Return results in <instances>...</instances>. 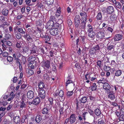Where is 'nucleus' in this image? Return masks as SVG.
Here are the masks:
<instances>
[{"mask_svg":"<svg viewBox=\"0 0 124 124\" xmlns=\"http://www.w3.org/2000/svg\"><path fill=\"white\" fill-rule=\"evenodd\" d=\"M94 113L95 115L97 116L98 118H101V115H103L101 112L100 108H97L95 109L94 110Z\"/></svg>","mask_w":124,"mask_h":124,"instance_id":"7","label":"nucleus"},{"mask_svg":"<svg viewBox=\"0 0 124 124\" xmlns=\"http://www.w3.org/2000/svg\"><path fill=\"white\" fill-rule=\"evenodd\" d=\"M59 48L58 44L57 43H55V50H58Z\"/></svg>","mask_w":124,"mask_h":124,"instance_id":"64","label":"nucleus"},{"mask_svg":"<svg viewBox=\"0 0 124 124\" xmlns=\"http://www.w3.org/2000/svg\"><path fill=\"white\" fill-rule=\"evenodd\" d=\"M79 100L84 104L86 102L87 100V97L86 96L83 97Z\"/></svg>","mask_w":124,"mask_h":124,"instance_id":"34","label":"nucleus"},{"mask_svg":"<svg viewBox=\"0 0 124 124\" xmlns=\"http://www.w3.org/2000/svg\"><path fill=\"white\" fill-rule=\"evenodd\" d=\"M13 119L15 122L19 123L20 122V118L19 116H16L14 117Z\"/></svg>","mask_w":124,"mask_h":124,"instance_id":"36","label":"nucleus"},{"mask_svg":"<svg viewBox=\"0 0 124 124\" xmlns=\"http://www.w3.org/2000/svg\"><path fill=\"white\" fill-rule=\"evenodd\" d=\"M120 121H124V115L122 114L120 115L119 117Z\"/></svg>","mask_w":124,"mask_h":124,"instance_id":"55","label":"nucleus"},{"mask_svg":"<svg viewBox=\"0 0 124 124\" xmlns=\"http://www.w3.org/2000/svg\"><path fill=\"white\" fill-rule=\"evenodd\" d=\"M103 88L105 90H109L110 89V86L108 83H105L103 85Z\"/></svg>","mask_w":124,"mask_h":124,"instance_id":"24","label":"nucleus"},{"mask_svg":"<svg viewBox=\"0 0 124 124\" xmlns=\"http://www.w3.org/2000/svg\"><path fill=\"white\" fill-rule=\"evenodd\" d=\"M96 51L93 48H92L89 51V54L91 55H93L95 54Z\"/></svg>","mask_w":124,"mask_h":124,"instance_id":"37","label":"nucleus"},{"mask_svg":"<svg viewBox=\"0 0 124 124\" xmlns=\"http://www.w3.org/2000/svg\"><path fill=\"white\" fill-rule=\"evenodd\" d=\"M36 90L38 92L39 97L42 99L44 98L45 96V91L43 89H39L38 87H36Z\"/></svg>","mask_w":124,"mask_h":124,"instance_id":"1","label":"nucleus"},{"mask_svg":"<svg viewBox=\"0 0 124 124\" xmlns=\"http://www.w3.org/2000/svg\"><path fill=\"white\" fill-rule=\"evenodd\" d=\"M8 53L6 51L3 52L2 54V55L3 57H7L8 56Z\"/></svg>","mask_w":124,"mask_h":124,"instance_id":"63","label":"nucleus"},{"mask_svg":"<svg viewBox=\"0 0 124 124\" xmlns=\"http://www.w3.org/2000/svg\"><path fill=\"white\" fill-rule=\"evenodd\" d=\"M42 120L41 116L39 115H38L36 117L35 120L38 123H39Z\"/></svg>","mask_w":124,"mask_h":124,"instance_id":"31","label":"nucleus"},{"mask_svg":"<svg viewBox=\"0 0 124 124\" xmlns=\"http://www.w3.org/2000/svg\"><path fill=\"white\" fill-rule=\"evenodd\" d=\"M111 66L113 67L115 66L116 64V63L114 60H112L111 61Z\"/></svg>","mask_w":124,"mask_h":124,"instance_id":"62","label":"nucleus"},{"mask_svg":"<svg viewBox=\"0 0 124 124\" xmlns=\"http://www.w3.org/2000/svg\"><path fill=\"white\" fill-rule=\"evenodd\" d=\"M34 96L33 92L31 90L29 91L27 93V98L30 99H32Z\"/></svg>","mask_w":124,"mask_h":124,"instance_id":"17","label":"nucleus"},{"mask_svg":"<svg viewBox=\"0 0 124 124\" xmlns=\"http://www.w3.org/2000/svg\"><path fill=\"white\" fill-rule=\"evenodd\" d=\"M115 5L116 7L119 9H121L122 7V5L119 2H117Z\"/></svg>","mask_w":124,"mask_h":124,"instance_id":"43","label":"nucleus"},{"mask_svg":"<svg viewBox=\"0 0 124 124\" xmlns=\"http://www.w3.org/2000/svg\"><path fill=\"white\" fill-rule=\"evenodd\" d=\"M108 98L109 99L111 100H114L115 99V97L114 94V92L113 93H111L108 94Z\"/></svg>","mask_w":124,"mask_h":124,"instance_id":"28","label":"nucleus"},{"mask_svg":"<svg viewBox=\"0 0 124 124\" xmlns=\"http://www.w3.org/2000/svg\"><path fill=\"white\" fill-rule=\"evenodd\" d=\"M86 23V21H81V22L80 23L79 26V28L82 30L85 29Z\"/></svg>","mask_w":124,"mask_h":124,"instance_id":"12","label":"nucleus"},{"mask_svg":"<svg viewBox=\"0 0 124 124\" xmlns=\"http://www.w3.org/2000/svg\"><path fill=\"white\" fill-rule=\"evenodd\" d=\"M23 37L25 38L28 41H29L30 40H32V37L31 36V34L29 35L26 34V35H24Z\"/></svg>","mask_w":124,"mask_h":124,"instance_id":"26","label":"nucleus"},{"mask_svg":"<svg viewBox=\"0 0 124 124\" xmlns=\"http://www.w3.org/2000/svg\"><path fill=\"white\" fill-rule=\"evenodd\" d=\"M91 78V81H93L96 79L97 75L96 74L94 73H91L90 72Z\"/></svg>","mask_w":124,"mask_h":124,"instance_id":"23","label":"nucleus"},{"mask_svg":"<svg viewBox=\"0 0 124 124\" xmlns=\"http://www.w3.org/2000/svg\"><path fill=\"white\" fill-rule=\"evenodd\" d=\"M41 66L44 68H49L50 67L49 61L47 60L41 63Z\"/></svg>","mask_w":124,"mask_h":124,"instance_id":"6","label":"nucleus"},{"mask_svg":"<svg viewBox=\"0 0 124 124\" xmlns=\"http://www.w3.org/2000/svg\"><path fill=\"white\" fill-rule=\"evenodd\" d=\"M101 61L100 60H98L97 62V65L100 68L101 67Z\"/></svg>","mask_w":124,"mask_h":124,"instance_id":"61","label":"nucleus"},{"mask_svg":"<svg viewBox=\"0 0 124 124\" xmlns=\"http://www.w3.org/2000/svg\"><path fill=\"white\" fill-rule=\"evenodd\" d=\"M15 94H14L13 92V91L11 92L9 95L8 96V101H12L15 96Z\"/></svg>","mask_w":124,"mask_h":124,"instance_id":"13","label":"nucleus"},{"mask_svg":"<svg viewBox=\"0 0 124 124\" xmlns=\"http://www.w3.org/2000/svg\"><path fill=\"white\" fill-rule=\"evenodd\" d=\"M48 111L47 108L46 107L44 108L42 111V113L43 114H47L48 113Z\"/></svg>","mask_w":124,"mask_h":124,"instance_id":"46","label":"nucleus"},{"mask_svg":"<svg viewBox=\"0 0 124 124\" xmlns=\"http://www.w3.org/2000/svg\"><path fill=\"white\" fill-rule=\"evenodd\" d=\"M88 111L91 116H93L94 112L91 108H88Z\"/></svg>","mask_w":124,"mask_h":124,"instance_id":"47","label":"nucleus"},{"mask_svg":"<svg viewBox=\"0 0 124 124\" xmlns=\"http://www.w3.org/2000/svg\"><path fill=\"white\" fill-rule=\"evenodd\" d=\"M20 108H25L27 106V105L23 101L20 102Z\"/></svg>","mask_w":124,"mask_h":124,"instance_id":"27","label":"nucleus"},{"mask_svg":"<svg viewBox=\"0 0 124 124\" xmlns=\"http://www.w3.org/2000/svg\"><path fill=\"white\" fill-rule=\"evenodd\" d=\"M80 19L79 15H77L74 18V23L75 26L76 28L79 27L80 23Z\"/></svg>","mask_w":124,"mask_h":124,"instance_id":"2","label":"nucleus"},{"mask_svg":"<svg viewBox=\"0 0 124 124\" xmlns=\"http://www.w3.org/2000/svg\"><path fill=\"white\" fill-rule=\"evenodd\" d=\"M70 122L71 124H73L75 122L76 118L75 117V114H72L71 115L69 118Z\"/></svg>","mask_w":124,"mask_h":124,"instance_id":"15","label":"nucleus"},{"mask_svg":"<svg viewBox=\"0 0 124 124\" xmlns=\"http://www.w3.org/2000/svg\"><path fill=\"white\" fill-rule=\"evenodd\" d=\"M18 31L21 34H24L25 33V31H23V29L20 28H18Z\"/></svg>","mask_w":124,"mask_h":124,"instance_id":"52","label":"nucleus"},{"mask_svg":"<svg viewBox=\"0 0 124 124\" xmlns=\"http://www.w3.org/2000/svg\"><path fill=\"white\" fill-rule=\"evenodd\" d=\"M64 92L62 90H60L59 92V90H56L55 91V96H57L58 95L61 98L62 97L63 95Z\"/></svg>","mask_w":124,"mask_h":124,"instance_id":"20","label":"nucleus"},{"mask_svg":"<svg viewBox=\"0 0 124 124\" xmlns=\"http://www.w3.org/2000/svg\"><path fill=\"white\" fill-rule=\"evenodd\" d=\"M29 50V47L26 46L22 47L21 51L23 53H27Z\"/></svg>","mask_w":124,"mask_h":124,"instance_id":"32","label":"nucleus"},{"mask_svg":"<svg viewBox=\"0 0 124 124\" xmlns=\"http://www.w3.org/2000/svg\"><path fill=\"white\" fill-rule=\"evenodd\" d=\"M85 80H86L85 82L87 83H89L90 80H91L90 72H87L86 74L85 75Z\"/></svg>","mask_w":124,"mask_h":124,"instance_id":"21","label":"nucleus"},{"mask_svg":"<svg viewBox=\"0 0 124 124\" xmlns=\"http://www.w3.org/2000/svg\"><path fill=\"white\" fill-rule=\"evenodd\" d=\"M96 18L97 20H101L102 18L101 13L100 12L98 13L96 16Z\"/></svg>","mask_w":124,"mask_h":124,"instance_id":"41","label":"nucleus"},{"mask_svg":"<svg viewBox=\"0 0 124 124\" xmlns=\"http://www.w3.org/2000/svg\"><path fill=\"white\" fill-rule=\"evenodd\" d=\"M110 41V39H109V38H106V39H105V40H104L103 43L105 44H108V42H109Z\"/></svg>","mask_w":124,"mask_h":124,"instance_id":"58","label":"nucleus"},{"mask_svg":"<svg viewBox=\"0 0 124 124\" xmlns=\"http://www.w3.org/2000/svg\"><path fill=\"white\" fill-rule=\"evenodd\" d=\"M84 104L81 102V101L77 99L76 100V109L77 110L79 109L80 108H81L84 105Z\"/></svg>","mask_w":124,"mask_h":124,"instance_id":"11","label":"nucleus"},{"mask_svg":"<svg viewBox=\"0 0 124 124\" xmlns=\"http://www.w3.org/2000/svg\"><path fill=\"white\" fill-rule=\"evenodd\" d=\"M32 60L30 61L29 64V67L31 69H33L35 66L36 67L38 65V63L35 60V57H33Z\"/></svg>","mask_w":124,"mask_h":124,"instance_id":"3","label":"nucleus"},{"mask_svg":"<svg viewBox=\"0 0 124 124\" xmlns=\"http://www.w3.org/2000/svg\"><path fill=\"white\" fill-rule=\"evenodd\" d=\"M122 35L120 34H116L114 37V39L115 41H118L123 39Z\"/></svg>","mask_w":124,"mask_h":124,"instance_id":"14","label":"nucleus"},{"mask_svg":"<svg viewBox=\"0 0 124 124\" xmlns=\"http://www.w3.org/2000/svg\"><path fill=\"white\" fill-rule=\"evenodd\" d=\"M103 70L105 71H108L110 69V67L108 66H107L106 65H104L103 67Z\"/></svg>","mask_w":124,"mask_h":124,"instance_id":"48","label":"nucleus"},{"mask_svg":"<svg viewBox=\"0 0 124 124\" xmlns=\"http://www.w3.org/2000/svg\"><path fill=\"white\" fill-rule=\"evenodd\" d=\"M20 61V60L19 58H16V62L18 63V64H19V69L20 70L21 68H22V66Z\"/></svg>","mask_w":124,"mask_h":124,"instance_id":"53","label":"nucleus"},{"mask_svg":"<svg viewBox=\"0 0 124 124\" xmlns=\"http://www.w3.org/2000/svg\"><path fill=\"white\" fill-rule=\"evenodd\" d=\"M40 102V100L39 97H36L33 100L32 103L33 104L36 105L39 104Z\"/></svg>","mask_w":124,"mask_h":124,"instance_id":"25","label":"nucleus"},{"mask_svg":"<svg viewBox=\"0 0 124 124\" xmlns=\"http://www.w3.org/2000/svg\"><path fill=\"white\" fill-rule=\"evenodd\" d=\"M106 10L108 14H110L113 13L114 10V8L113 6H109L107 8Z\"/></svg>","mask_w":124,"mask_h":124,"instance_id":"19","label":"nucleus"},{"mask_svg":"<svg viewBox=\"0 0 124 124\" xmlns=\"http://www.w3.org/2000/svg\"><path fill=\"white\" fill-rule=\"evenodd\" d=\"M116 19L115 14H112L109 16V21L112 23L115 22Z\"/></svg>","mask_w":124,"mask_h":124,"instance_id":"16","label":"nucleus"},{"mask_svg":"<svg viewBox=\"0 0 124 124\" xmlns=\"http://www.w3.org/2000/svg\"><path fill=\"white\" fill-rule=\"evenodd\" d=\"M88 33V36L91 40H93L95 39L96 33L94 31H90L87 32Z\"/></svg>","mask_w":124,"mask_h":124,"instance_id":"4","label":"nucleus"},{"mask_svg":"<svg viewBox=\"0 0 124 124\" xmlns=\"http://www.w3.org/2000/svg\"><path fill=\"white\" fill-rule=\"evenodd\" d=\"M15 35L16 38L18 39H20L21 37V34L18 32L17 33L15 34Z\"/></svg>","mask_w":124,"mask_h":124,"instance_id":"54","label":"nucleus"},{"mask_svg":"<svg viewBox=\"0 0 124 124\" xmlns=\"http://www.w3.org/2000/svg\"><path fill=\"white\" fill-rule=\"evenodd\" d=\"M27 74H29V76L32 75L34 74V71L32 70L29 69L26 70Z\"/></svg>","mask_w":124,"mask_h":124,"instance_id":"44","label":"nucleus"},{"mask_svg":"<svg viewBox=\"0 0 124 124\" xmlns=\"http://www.w3.org/2000/svg\"><path fill=\"white\" fill-rule=\"evenodd\" d=\"M115 45L114 43H110L107 44V49L108 51H111L114 49L115 47Z\"/></svg>","mask_w":124,"mask_h":124,"instance_id":"18","label":"nucleus"},{"mask_svg":"<svg viewBox=\"0 0 124 124\" xmlns=\"http://www.w3.org/2000/svg\"><path fill=\"white\" fill-rule=\"evenodd\" d=\"M82 12H80V15L81 17V21H86L87 14L84 11H83V8L82 10Z\"/></svg>","mask_w":124,"mask_h":124,"instance_id":"5","label":"nucleus"},{"mask_svg":"<svg viewBox=\"0 0 124 124\" xmlns=\"http://www.w3.org/2000/svg\"><path fill=\"white\" fill-rule=\"evenodd\" d=\"M39 88V89H41L45 87V85L44 83L42 82H40L39 83L38 85Z\"/></svg>","mask_w":124,"mask_h":124,"instance_id":"29","label":"nucleus"},{"mask_svg":"<svg viewBox=\"0 0 124 124\" xmlns=\"http://www.w3.org/2000/svg\"><path fill=\"white\" fill-rule=\"evenodd\" d=\"M52 19H50L49 21V23H52L53 24L51 25L52 27L51 28L50 30V34L53 36L54 35V22Z\"/></svg>","mask_w":124,"mask_h":124,"instance_id":"9","label":"nucleus"},{"mask_svg":"<svg viewBox=\"0 0 124 124\" xmlns=\"http://www.w3.org/2000/svg\"><path fill=\"white\" fill-rule=\"evenodd\" d=\"M97 89V86L95 83H93L91 87V89L92 91H95Z\"/></svg>","mask_w":124,"mask_h":124,"instance_id":"35","label":"nucleus"},{"mask_svg":"<svg viewBox=\"0 0 124 124\" xmlns=\"http://www.w3.org/2000/svg\"><path fill=\"white\" fill-rule=\"evenodd\" d=\"M67 23L68 26H70L72 24V22L71 20L70 19H68L67 21Z\"/></svg>","mask_w":124,"mask_h":124,"instance_id":"59","label":"nucleus"},{"mask_svg":"<svg viewBox=\"0 0 124 124\" xmlns=\"http://www.w3.org/2000/svg\"><path fill=\"white\" fill-rule=\"evenodd\" d=\"M63 110L64 108H61L60 109V116H62V115L63 114Z\"/></svg>","mask_w":124,"mask_h":124,"instance_id":"60","label":"nucleus"},{"mask_svg":"<svg viewBox=\"0 0 124 124\" xmlns=\"http://www.w3.org/2000/svg\"><path fill=\"white\" fill-rule=\"evenodd\" d=\"M122 72V70H118L116 71L115 75L116 76H119L121 75Z\"/></svg>","mask_w":124,"mask_h":124,"instance_id":"30","label":"nucleus"},{"mask_svg":"<svg viewBox=\"0 0 124 124\" xmlns=\"http://www.w3.org/2000/svg\"><path fill=\"white\" fill-rule=\"evenodd\" d=\"M73 90L70 91H68L66 93V95L68 97L71 96L73 94Z\"/></svg>","mask_w":124,"mask_h":124,"instance_id":"38","label":"nucleus"},{"mask_svg":"<svg viewBox=\"0 0 124 124\" xmlns=\"http://www.w3.org/2000/svg\"><path fill=\"white\" fill-rule=\"evenodd\" d=\"M56 6H55V7L57 9V11L55 13V15L56 17H58L60 16V13H61V8L58 5L56 7Z\"/></svg>","mask_w":124,"mask_h":124,"instance_id":"22","label":"nucleus"},{"mask_svg":"<svg viewBox=\"0 0 124 124\" xmlns=\"http://www.w3.org/2000/svg\"><path fill=\"white\" fill-rule=\"evenodd\" d=\"M13 60V58L10 56H8L7 58V60H5L3 61L4 64H9L10 62H12Z\"/></svg>","mask_w":124,"mask_h":124,"instance_id":"8","label":"nucleus"},{"mask_svg":"<svg viewBox=\"0 0 124 124\" xmlns=\"http://www.w3.org/2000/svg\"><path fill=\"white\" fill-rule=\"evenodd\" d=\"M106 28L107 31H109L110 33H112L113 32L114 28H112L108 26L107 25L106 27Z\"/></svg>","mask_w":124,"mask_h":124,"instance_id":"39","label":"nucleus"},{"mask_svg":"<svg viewBox=\"0 0 124 124\" xmlns=\"http://www.w3.org/2000/svg\"><path fill=\"white\" fill-rule=\"evenodd\" d=\"M72 83V81L71 80H68L66 81L65 83L66 86V87L69 84Z\"/></svg>","mask_w":124,"mask_h":124,"instance_id":"56","label":"nucleus"},{"mask_svg":"<svg viewBox=\"0 0 124 124\" xmlns=\"http://www.w3.org/2000/svg\"><path fill=\"white\" fill-rule=\"evenodd\" d=\"M109 59L108 57L104 56V57H103V59L102 60V62L108 63L109 62Z\"/></svg>","mask_w":124,"mask_h":124,"instance_id":"42","label":"nucleus"},{"mask_svg":"<svg viewBox=\"0 0 124 124\" xmlns=\"http://www.w3.org/2000/svg\"><path fill=\"white\" fill-rule=\"evenodd\" d=\"M2 42L3 43L6 42V44L7 45L9 46H10L12 45V43L11 42L9 41H6V39H4L3 40H1Z\"/></svg>","mask_w":124,"mask_h":124,"instance_id":"40","label":"nucleus"},{"mask_svg":"<svg viewBox=\"0 0 124 124\" xmlns=\"http://www.w3.org/2000/svg\"><path fill=\"white\" fill-rule=\"evenodd\" d=\"M93 48L96 51H97L99 50L100 49V47L99 45H96L93 46Z\"/></svg>","mask_w":124,"mask_h":124,"instance_id":"50","label":"nucleus"},{"mask_svg":"<svg viewBox=\"0 0 124 124\" xmlns=\"http://www.w3.org/2000/svg\"><path fill=\"white\" fill-rule=\"evenodd\" d=\"M96 37L98 39V40L104 39V34L101 31H99L97 33Z\"/></svg>","mask_w":124,"mask_h":124,"instance_id":"10","label":"nucleus"},{"mask_svg":"<svg viewBox=\"0 0 124 124\" xmlns=\"http://www.w3.org/2000/svg\"><path fill=\"white\" fill-rule=\"evenodd\" d=\"M36 47L32 48L30 49V54H34L36 53Z\"/></svg>","mask_w":124,"mask_h":124,"instance_id":"49","label":"nucleus"},{"mask_svg":"<svg viewBox=\"0 0 124 124\" xmlns=\"http://www.w3.org/2000/svg\"><path fill=\"white\" fill-rule=\"evenodd\" d=\"M8 12V10L6 9H4L2 11V14L5 16L7 15Z\"/></svg>","mask_w":124,"mask_h":124,"instance_id":"45","label":"nucleus"},{"mask_svg":"<svg viewBox=\"0 0 124 124\" xmlns=\"http://www.w3.org/2000/svg\"><path fill=\"white\" fill-rule=\"evenodd\" d=\"M98 124H105L104 120L99 119L98 120Z\"/></svg>","mask_w":124,"mask_h":124,"instance_id":"57","label":"nucleus"},{"mask_svg":"<svg viewBox=\"0 0 124 124\" xmlns=\"http://www.w3.org/2000/svg\"><path fill=\"white\" fill-rule=\"evenodd\" d=\"M88 114V113L86 112H85L83 113L82 114V116L83 120L85 121L86 120L85 117L86 116V115Z\"/></svg>","mask_w":124,"mask_h":124,"instance_id":"51","label":"nucleus"},{"mask_svg":"<svg viewBox=\"0 0 124 124\" xmlns=\"http://www.w3.org/2000/svg\"><path fill=\"white\" fill-rule=\"evenodd\" d=\"M87 32H89V31H93L92 26V25L90 24H89L87 25Z\"/></svg>","mask_w":124,"mask_h":124,"instance_id":"33","label":"nucleus"}]
</instances>
